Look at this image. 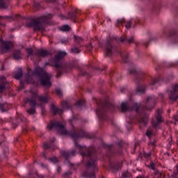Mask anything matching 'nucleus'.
<instances>
[{"mask_svg":"<svg viewBox=\"0 0 178 178\" xmlns=\"http://www.w3.org/2000/svg\"><path fill=\"white\" fill-rule=\"evenodd\" d=\"M6 41H4L3 38H0V43H1V45H2L3 44V42H6Z\"/></svg>","mask_w":178,"mask_h":178,"instance_id":"obj_60","label":"nucleus"},{"mask_svg":"<svg viewBox=\"0 0 178 178\" xmlns=\"http://www.w3.org/2000/svg\"><path fill=\"white\" fill-rule=\"evenodd\" d=\"M49 161H51V162H53V163H58V158L56 157L50 158Z\"/></svg>","mask_w":178,"mask_h":178,"instance_id":"obj_46","label":"nucleus"},{"mask_svg":"<svg viewBox=\"0 0 178 178\" xmlns=\"http://www.w3.org/2000/svg\"><path fill=\"white\" fill-rule=\"evenodd\" d=\"M84 104H86V102H84L83 100H79L76 103V105H77V106H83V105H84Z\"/></svg>","mask_w":178,"mask_h":178,"instance_id":"obj_42","label":"nucleus"},{"mask_svg":"<svg viewBox=\"0 0 178 178\" xmlns=\"http://www.w3.org/2000/svg\"><path fill=\"white\" fill-rule=\"evenodd\" d=\"M71 29L69 25H64L60 28L61 31H70Z\"/></svg>","mask_w":178,"mask_h":178,"instance_id":"obj_34","label":"nucleus"},{"mask_svg":"<svg viewBox=\"0 0 178 178\" xmlns=\"http://www.w3.org/2000/svg\"><path fill=\"white\" fill-rule=\"evenodd\" d=\"M159 97L160 98H163V93H160Z\"/></svg>","mask_w":178,"mask_h":178,"instance_id":"obj_63","label":"nucleus"},{"mask_svg":"<svg viewBox=\"0 0 178 178\" xmlns=\"http://www.w3.org/2000/svg\"><path fill=\"white\" fill-rule=\"evenodd\" d=\"M70 175H72V172H70V171L65 172V176H70Z\"/></svg>","mask_w":178,"mask_h":178,"instance_id":"obj_59","label":"nucleus"},{"mask_svg":"<svg viewBox=\"0 0 178 178\" xmlns=\"http://www.w3.org/2000/svg\"><path fill=\"white\" fill-rule=\"evenodd\" d=\"M50 110L53 112V115H62V113H63V109L59 108V107L54 104L51 106Z\"/></svg>","mask_w":178,"mask_h":178,"instance_id":"obj_16","label":"nucleus"},{"mask_svg":"<svg viewBox=\"0 0 178 178\" xmlns=\"http://www.w3.org/2000/svg\"><path fill=\"white\" fill-rule=\"evenodd\" d=\"M43 148L44 151H47V149H49V148H51V143H44Z\"/></svg>","mask_w":178,"mask_h":178,"instance_id":"obj_43","label":"nucleus"},{"mask_svg":"<svg viewBox=\"0 0 178 178\" xmlns=\"http://www.w3.org/2000/svg\"><path fill=\"white\" fill-rule=\"evenodd\" d=\"M19 17L20 16L19 15H15L14 17L4 16L3 17V19H13V20H19Z\"/></svg>","mask_w":178,"mask_h":178,"instance_id":"obj_35","label":"nucleus"},{"mask_svg":"<svg viewBox=\"0 0 178 178\" xmlns=\"http://www.w3.org/2000/svg\"><path fill=\"white\" fill-rule=\"evenodd\" d=\"M62 44H69V38L63 39L60 40Z\"/></svg>","mask_w":178,"mask_h":178,"instance_id":"obj_52","label":"nucleus"},{"mask_svg":"<svg viewBox=\"0 0 178 178\" xmlns=\"http://www.w3.org/2000/svg\"><path fill=\"white\" fill-rule=\"evenodd\" d=\"M120 42H124L125 44H133L134 42V36L127 38V36H122L119 39Z\"/></svg>","mask_w":178,"mask_h":178,"instance_id":"obj_15","label":"nucleus"},{"mask_svg":"<svg viewBox=\"0 0 178 178\" xmlns=\"http://www.w3.org/2000/svg\"><path fill=\"white\" fill-rule=\"evenodd\" d=\"M130 74H134L135 76V83L136 84H141L144 79V75L142 72L137 71L135 68H133L129 70Z\"/></svg>","mask_w":178,"mask_h":178,"instance_id":"obj_10","label":"nucleus"},{"mask_svg":"<svg viewBox=\"0 0 178 178\" xmlns=\"http://www.w3.org/2000/svg\"><path fill=\"white\" fill-rule=\"evenodd\" d=\"M170 178H178V165L176 166V169L174 170V172L170 175Z\"/></svg>","mask_w":178,"mask_h":178,"instance_id":"obj_32","label":"nucleus"},{"mask_svg":"<svg viewBox=\"0 0 178 178\" xmlns=\"http://www.w3.org/2000/svg\"><path fill=\"white\" fill-rule=\"evenodd\" d=\"M32 74L41 77L40 84L42 87H44V88H51L52 86V83H51V77H52V75L48 74V72H46L42 68L36 67Z\"/></svg>","mask_w":178,"mask_h":178,"instance_id":"obj_6","label":"nucleus"},{"mask_svg":"<svg viewBox=\"0 0 178 178\" xmlns=\"http://www.w3.org/2000/svg\"><path fill=\"white\" fill-rule=\"evenodd\" d=\"M57 171L58 173H60V172H62V168H60V166H57Z\"/></svg>","mask_w":178,"mask_h":178,"instance_id":"obj_57","label":"nucleus"},{"mask_svg":"<svg viewBox=\"0 0 178 178\" xmlns=\"http://www.w3.org/2000/svg\"><path fill=\"white\" fill-rule=\"evenodd\" d=\"M140 104L135 103L132 106L129 104V102H125L121 104V111L122 112H131V111H135V112L138 115V120L140 122Z\"/></svg>","mask_w":178,"mask_h":178,"instance_id":"obj_8","label":"nucleus"},{"mask_svg":"<svg viewBox=\"0 0 178 178\" xmlns=\"http://www.w3.org/2000/svg\"><path fill=\"white\" fill-rule=\"evenodd\" d=\"M143 155H144V156H145V158H149V156H151V152H145L144 154H143Z\"/></svg>","mask_w":178,"mask_h":178,"instance_id":"obj_53","label":"nucleus"},{"mask_svg":"<svg viewBox=\"0 0 178 178\" xmlns=\"http://www.w3.org/2000/svg\"><path fill=\"white\" fill-rule=\"evenodd\" d=\"M156 101H158V98L155 97V95H151L147 97L146 102H145V105H141V104H140V106L139 107V123H141L144 126H147L148 123V114L145 112V111H152V109L155 108Z\"/></svg>","mask_w":178,"mask_h":178,"instance_id":"obj_3","label":"nucleus"},{"mask_svg":"<svg viewBox=\"0 0 178 178\" xmlns=\"http://www.w3.org/2000/svg\"><path fill=\"white\" fill-rule=\"evenodd\" d=\"M23 77V71L22 70V68H19L17 72L15 73L14 78L16 79V80H20Z\"/></svg>","mask_w":178,"mask_h":178,"instance_id":"obj_26","label":"nucleus"},{"mask_svg":"<svg viewBox=\"0 0 178 178\" xmlns=\"http://www.w3.org/2000/svg\"><path fill=\"white\" fill-rule=\"evenodd\" d=\"M77 13H79V12H77V10L71 11V12L68 13L65 19H67L69 20H72V22H74V23H76V19H77Z\"/></svg>","mask_w":178,"mask_h":178,"instance_id":"obj_17","label":"nucleus"},{"mask_svg":"<svg viewBox=\"0 0 178 178\" xmlns=\"http://www.w3.org/2000/svg\"><path fill=\"white\" fill-rule=\"evenodd\" d=\"M174 119H175V120L176 122H178V115L174 116Z\"/></svg>","mask_w":178,"mask_h":178,"instance_id":"obj_61","label":"nucleus"},{"mask_svg":"<svg viewBox=\"0 0 178 178\" xmlns=\"http://www.w3.org/2000/svg\"><path fill=\"white\" fill-rule=\"evenodd\" d=\"M147 166H148V168H149V169H152V170H155V166H156L155 163L152 162Z\"/></svg>","mask_w":178,"mask_h":178,"instance_id":"obj_44","label":"nucleus"},{"mask_svg":"<svg viewBox=\"0 0 178 178\" xmlns=\"http://www.w3.org/2000/svg\"><path fill=\"white\" fill-rule=\"evenodd\" d=\"M66 55H67V53L65 51H59L50 60V63H46L45 64L46 66L49 65L51 67H55V70L57 72L56 77H60L64 72H70L74 67L72 64L60 62Z\"/></svg>","mask_w":178,"mask_h":178,"instance_id":"obj_2","label":"nucleus"},{"mask_svg":"<svg viewBox=\"0 0 178 178\" xmlns=\"http://www.w3.org/2000/svg\"><path fill=\"white\" fill-rule=\"evenodd\" d=\"M60 154L62 156H63V158H65V159H69L70 156H74L76 155V152L75 150H71L67 152L63 150L60 152Z\"/></svg>","mask_w":178,"mask_h":178,"instance_id":"obj_14","label":"nucleus"},{"mask_svg":"<svg viewBox=\"0 0 178 178\" xmlns=\"http://www.w3.org/2000/svg\"><path fill=\"white\" fill-rule=\"evenodd\" d=\"M48 130H52L56 129L61 134L65 136H70L74 140L75 145L76 148H79L80 154L83 156L84 159H86V167L87 170L82 173L83 177L86 178H95V172H98V162L97 161V151L94 147H88L86 146H81L77 143V140L86 137V138H92L94 135L90 134L88 132H86L82 129H79L76 131L73 129L71 131H67L65 129V125L63 124L56 122H51L47 126Z\"/></svg>","mask_w":178,"mask_h":178,"instance_id":"obj_1","label":"nucleus"},{"mask_svg":"<svg viewBox=\"0 0 178 178\" xmlns=\"http://www.w3.org/2000/svg\"><path fill=\"white\" fill-rule=\"evenodd\" d=\"M0 81H1L0 84L5 83V86H6V77H5L3 76H1Z\"/></svg>","mask_w":178,"mask_h":178,"instance_id":"obj_39","label":"nucleus"},{"mask_svg":"<svg viewBox=\"0 0 178 178\" xmlns=\"http://www.w3.org/2000/svg\"><path fill=\"white\" fill-rule=\"evenodd\" d=\"M52 17H54L52 14H48L47 15H42L37 18H33L26 23V27H33L34 31H44L45 30V24Z\"/></svg>","mask_w":178,"mask_h":178,"instance_id":"obj_4","label":"nucleus"},{"mask_svg":"<svg viewBox=\"0 0 178 178\" xmlns=\"http://www.w3.org/2000/svg\"><path fill=\"white\" fill-rule=\"evenodd\" d=\"M152 134H154L152 133V129L149 128L146 131V136L149 137V138H151Z\"/></svg>","mask_w":178,"mask_h":178,"instance_id":"obj_38","label":"nucleus"},{"mask_svg":"<svg viewBox=\"0 0 178 178\" xmlns=\"http://www.w3.org/2000/svg\"><path fill=\"white\" fill-rule=\"evenodd\" d=\"M86 47V49H88V51H92V44L89 43Z\"/></svg>","mask_w":178,"mask_h":178,"instance_id":"obj_49","label":"nucleus"},{"mask_svg":"<svg viewBox=\"0 0 178 178\" xmlns=\"http://www.w3.org/2000/svg\"><path fill=\"white\" fill-rule=\"evenodd\" d=\"M25 79H26V81H27V83H31L32 78H31V75H30V74H29V73L26 74Z\"/></svg>","mask_w":178,"mask_h":178,"instance_id":"obj_37","label":"nucleus"},{"mask_svg":"<svg viewBox=\"0 0 178 178\" xmlns=\"http://www.w3.org/2000/svg\"><path fill=\"white\" fill-rule=\"evenodd\" d=\"M54 141H55V138H52L51 139V143H54Z\"/></svg>","mask_w":178,"mask_h":178,"instance_id":"obj_64","label":"nucleus"},{"mask_svg":"<svg viewBox=\"0 0 178 178\" xmlns=\"http://www.w3.org/2000/svg\"><path fill=\"white\" fill-rule=\"evenodd\" d=\"M33 6L38 9V8H40V6L39 3H34Z\"/></svg>","mask_w":178,"mask_h":178,"instance_id":"obj_55","label":"nucleus"},{"mask_svg":"<svg viewBox=\"0 0 178 178\" xmlns=\"http://www.w3.org/2000/svg\"><path fill=\"white\" fill-rule=\"evenodd\" d=\"M1 140H0V145L2 146V145L3 144V141L5 140V136L1 135Z\"/></svg>","mask_w":178,"mask_h":178,"instance_id":"obj_51","label":"nucleus"},{"mask_svg":"<svg viewBox=\"0 0 178 178\" xmlns=\"http://www.w3.org/2000/svg\"><path fill=\"white\" fill-rule=\"evenodd\" d=\"M0 111H1V112H6L8 111V104L0 103Z\"/></svg>","mask_w":178,"mask_h":178,"instance_id":"obj_30","label":"nucleus"},{"mask_svg":"<svg viewBox=\"0 0 178 178\" xmlns=\"http://www.w3.org/2000/svg\"><path fill=\"white\" fill-rule=\"evenodd\" d=\"M110 169L113 173H115V172H118L119 169H120V162H115L112 163L110 162Z\"/></svg>","mask_w":178,"mask_h":178,"instance_id":"obj_18","label":"nucleus"},{"mask_svg":"<svg viewBox=\"0 0 178 178\" xmlns=\"http://www.w3.org/2000/svg\"><path fill=\"white\" fill-rule=\"evenodd\" d=\"M58 0H47V2L50 3H54V2H57Z\"/></svg>","mask_w":178,"mask_h":178,"instance_id":"obj_56","label":"nucleus"},{"mask_svg":"<svg viewBox=\"0 0 178 178\" xmlns=\"http://www.w3.org/2000/svg\"><path fill=\"white\" fill-rule=\"evenodd\" d=\"M1 70H2V71L5 70V66L3 65H2V66H1Z\"/></svg>","mask_w":178,"mask_h":178,"instance_id":"obj_62","label":"nucleus"},{"mask_svg":"<svg viewBox=\"0 0 178 178\" xmlns=\"http://www.w3.org/2000/svg\"><path fill=\"white\" fill-rule=\"evenodd\" d=\"M61 105H62L63 109L64 111H66V109H72V104L67 103V102H66V101H63L61 103Z\"/></svg>","mask_w":178,"mask_h":178,"instance_id":"obj_28","label":"nucleus"},{"mask_svg":"<svg viewBox=\"0 0 178 178\" xmlns=\"http://www.w3.org/2000/svg\"><path fill=\"white\" fill-rule=\"evenodd\" d=\"M38 55L39 56H41L42 58H45V56H48L49 55H51V52L45 49H40V50H38Z\"/></svg>","mask_w":178,"mask_h":178,"instance_id":"obj_21","label":"nucleus"},{"mask_svg":"<svg viewBox=\"0 0 178 178\" xmlns=\"http://www.w3.org/2000/svg\"><path fill=\"white\" fill-rule=\"evenodd\" d=\"M169 35L172 38L171 44L178 45V30L173 29L170 32Z\"/></svg>","mask_w":178,"mask_h":178,"instance_id":"obj_12","label":"nucleus"},{"mask_svg":"<svg viewBox=\"0 0 178 178\" xmlns=\"http://www.w3.org/2000/svg\"><path fill=\"white\" fill-rule=\"evenodd\" d=\"M106 151V156H113L115 154H116V149L112 145H107Z\"/></svg>","mask_w":178,"mask_h":178,"instance_id":"obj_19","label":"nucleus"},{"mask_svg":"<svg viewBox=\"0 0 178 178\" xmlns=\"http://www.w3.org/2000/svg\"><path fill=\"white\" fill-rule=\"evenodd\" d=\"M38 100L42 103V104H48V97L47 95L45 96H38Z\"/></svg>","mask_w":178,"mask_h":178,"instance_id":"obj_27","label":"nucleus"},{"mask_svg":"<svg viewBox=\"0 0 178 178\" xmlns=\"http://www.w3.org/2000/svg\"><path fill=\"white\" fill-rule=\"evenodd\" d=\"M8 152H9V148L6 147L4 149V156H6V154H8Z\"/></svg>","mask_w":178,"mask_h":178,"instance_id":"obj_54","label":"nucleus"},{"mask_svg":"<svg viewBox=\"0 0 178 178\" xmlns=\"http://www.w3.org/2000/svg\"><path fill=\"white\" fill-rule=\"evenodd\" d=\"M27 52H28L29 56H30L33 55V54H34V50H33V49L31 48H29V49H27Z\"/></svg>","mask_w":178,"mask_h":178,"instance_id":"obj_47","label":"nucleus"},{"mask_svg":"<svg viewBox=\"0 0 178 178\" xmlns=\"http://www.w3.org/2000/svg\"><path fill=\"white\" fill-rule=\"evenodd\" d=\"M108 110L111 111H114L115 106L111 104V102H109L108 100H100V102L98 103V108L96 110V113L98 118H99V119H102L103 120L108 119V117L106 116V112Z\"/></svg>","mask_w":178,"mask_h":178,"instance_id":"obj_7","label":"nucleus"},{"mask_svg":"<svg viewBox=\"0 0 178 178\" xmlns=\"http://www.w3.org/2000/svg\"><path fill=\"white\" fill-rule=\"evenodd\" d=\"M80 76H88V73H87L86 71L81 70H80Z\"/></svg>","mask_w":178,"mask_h":178,"instance_id":"obj_48","label":"nucleus"},{"mask_svg":"<svg viewBox=\"0 0 178 178\" xmlns=\"http://www.w3.org/2000/svg\"><path fill=\"white\" fill-rule=\"evenodd\" d=\"M178 99V95L175 92H172V90L170 92L169 94V99L172 101V102H176Z\"/></svg>","mask_w":178,"mask_h":178,"instance_id":"obj_22","label":"nucleus"},{"mask_svg":"<svg viewBox=\"0 0 178 178\" xmlns=\"http://www.w3.org/2000/svg\"><path fill=\"white\" fill-rule=\"evenodd\" d=\"M145 85H138L136 91L143 94L145 92Z\"/></svg>","mask_w":178,"mask_h":178,"instance_id":"obj_29","label":"nucleus"},{"mask_svg":"<svg viewBox=\"0 0 178 178\" xmlns=\"http://www.w3.org/2000/svg\"><path fill=\"white\" fill-rule=\"evenodd\" d=\"M159 78L152 79V81L150 82V86H154V84H156V83H159Z\"/></svg>","mask_w":178,"mask_h":178,"instance_id":"obj_40","label":"nucleus"},{"mask_svg":"<svg viewBox=\"0 0 178 178\" xmlns=\"http://www.w3.org/2000/svg\"><path fill=\"white\" fill-rule=\"evenodd\" d=\"M75 44L74 45H78V47H81L83 46V38L79 36L74 35Z\"/></svg>","mask_w":178,"mask_h":178,"instance_id":"obj_23","label":"nucleus"},{"mask_svg":"<svg viewBox=\"0 0 178 178\" xmlns=\"http://www.w3.org/2000/svg\"><path fill=\"white\" fill-rule=\"evenodd\" d=\"M162 109H158L156 114V121L155 120H152V124L154 129H159L161 123H163V118H162Z\"/></svg>","mask_w":178,"mask_h":178,"instance_id":"obj_9","label":"nucleus"},{"mask_svg":"<svg viewBox=\"0 0 178 178\" xmlns=\"http://www.w3.org/2000/svg\"><path fill=\"white\" fill-rule=\"evenodd\" d=\"M80 46L77 45V44H74V48H72L70 49V52L71 54H80V52L81 51V49H80Z\"/></svg>","mask_w":178,"mask_h":178,"instance_id":"obj_25","label":"nucleus"},{"mask_svg":"<svg viewBox=\"0 0 178 178\" xmlns=\"http://www.w3.org/2000/svg\"><path fill=\"white\" fill-rule=\"evenodd\" d=\"M0 9H8V5L4 0H0Z\"/></svg>","mask_w":178,"mask_h":178,"instance_id":"obj_31","label":"nucleus"},{"mask_svg":"<svg viewBox=\"0 0 178 178\" xmlns=\"http://www.w3.org/2000/svg\"><path fill=\"white\" fill-rule=\"evenodd\" d=\"M105 47L106 56H112L113 54H115V55H120L121 58H122V62L124 63L127 62V58H129V54L127 52H126L124 50H120L119 47L114 44L112 40H107L105 43Z\"/></svg>","mask_w":178,"mask_h":178,"instance_id":"obj_5","label":"nucleus"},{"mask_svg":"<svg viewBox=\"0 0 178 178\" xmlns=\"http://www.w3.org/2000/svg\"><path fill=\"white\" fill-rule=\"evenodd\" d=\"M24 119V117H23L22 115H19L17 119V121L16 122L14 121L13 122V129H16V127H17V124H19V123L23 122Z\"/></svg>","mask_w":178,"mask_h":178,"instance_id":"obj_24","label":"nucleus"},{"mask_svg":"<svg viewBox=\"0 0 178 178\" xmlns=\"http://www.w3.org/2000/svg\"><path fill=\"white\" fill-rule=\"evenodd\" d=\"M149 145H152V147H155V140L153 142H150Z\"/></svg>","mask_w":178,"mask_h":178,"instance_id":"obj_58","label":"nucleus"},{"mask_svg":"<svg viewBox=\"0 0 178 178\" xmlns=\"http://www.w3.org/2000/svg\"><path fill=\"white\" fill-rule=\"evenodd\" d=\"M171 91H172V92L177 93V92H178V84L174 86L173 90H171Z\"/></svg>","mask_w":178,"mask_h":178,"instance_id":"obj_50","label":"nucleus"},{"mask_svg":"<svg viewBox=\"0 0 178 178\" xmlns=\"http://www.w3.org/2000/svg\"><path fill=\"white\" fill-rule=\"evenodd\" d=\"M134 22V19H133L127 22V24L125 25V27H126L127 30H130V29H131V24Z\"/></svg>","mask_w":178,"mask_h":178,"instance_id":"obj_33","label":"nucleus"},{"mask_svg":"<svg viewBox=\"0 0 178 178\" xmlns=\"http://www.w3.org/2000/svg\"><path fill=\"white\" fill-rule=\"evenodd\" d=\"M12 58H14L15 60H19V59H22V51L15 50L12 54Z\"/></svg>","mask_w":178,"mask_h":178,"instance_id":"obj_20","label":"nucleus"},{"mask_svg":"<svg viewBox=\"0 0 178 178\" xmlns=\"http://www.w3.org/2000/svg\"><path fill=\"white\" fill-rule=\"evenodd\" d=\"M56 92L57 95H58V97H63L62 90H60V88H56Z\"/></svg>","mask_w":178,"mask_h":178,"instance_id":"obj_41","label":"nucleus"},{"mask_svg":"<svg viewBox=\"0 0 178 178\" xmlns=\"http://www.w3.org/2000/svg\"><path fill=\"white\" fill-rule=\"evenodd\" d=\"M13 47V43L11 41L3 42L1 45L0 52L1 54H6V52H10Z\"/></svg>","mask_w":178,"mask_h":178,"instance_id":"obj_11","label":"nucleus"},{"mask_svg":"<svg viewBox=\"0 0 178 178\" xmlns=\"http://www.w3.org/2000/svg\"><path fill=\"white\" fill-rule=\"evenodd\" d=\"M124 23V21H123V19H118L116 24V27L120 26V24L122 26H123V24Z\"/></svg>","mask_w":178,"mask_h":178,"instance_id":"obj_45","label":"nucleus"},{"mask_svg":"<svg viewBox=\"0 0 178 178\" xmlns=\"http://www.w3.org/2000/svg\"><path fill=\"white\" fill-rule=\"evenodd\" d=\"M26 112L29 115H34L35 113V107H31L27 109Z\"/></svg>","mask_w":178,"mask_h":178,"instance_id":"obj_36","label":"nucleus"},{"mask_svg":"<svg viewBox=\"0 0 178 178\" xmlns=\"http://www.w3.org/2000/svg\"><path fill=\"white\" fill-rule=\"evenodd\" d=\"M35 98H37V93L34 92L32 95V98H26L24 99L25 104H27V102L29 104V106H31L32 108H35L37 106V101H35Z\"/></svg>","mask_w":178,"mask_h":178,"instance_id":"obj_13","label":"nucleus"}]
</instances>
